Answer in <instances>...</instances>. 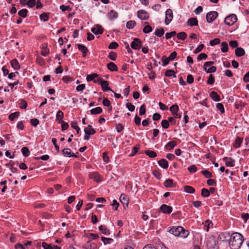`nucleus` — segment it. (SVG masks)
I'll return each instance as SVG.
<instances>
[{"instance_id": "obj_1", "label": "nucleus", "mask_w": 249, "mask_h": 249, "mask_svg": "<svg viewBox=\"0 0 249 249\" xmlns=\"http://www.w3.org/2000/svg\"><path fill=\"white\" fill-rule=\"evenodd\" d=\"M244 240L243 236L240 233L233 232L231 234L229 242L231 249H239Z\"/></svg>"}, {"instance_id": "obj_2", "label": "nucleus", "mask_w": 249, "mask_h": 249, "mask_svg": "<svg viewBox=\"0 0 249 249\" xmlns=\"http://www.w3.org/2000/svg\"><path fill=\"white\" fill-rule=\"evenodd\" d=\"M208 249H218V242L213 237H210L207 241Z\"/></svg>"}, {"instance_id": "obj_3", "label": "nucleus", "mask_w": 249, "mask_h": 249, "mask_svg": "<svg viewBox=\"0 0 249 249\" xmlns=\"http://www.w3.org/2000/svg\"><path fill=\"white\" fill-rule=\"evenodd\" d=\"M237 18L235 14L227 16L224 20L225 23L228 26H232L237 21Z\"/></svg>"}, {"instance_id": "obj_4", "label": "nucleus", "mask_w": 249, "mask_h": 249, "mask_svg": "<svg viewBox=\"0 0 249 249\" xmlns=\"http://www.w3.org/2000/svg\"><path fill=\"white\" fill-rule=\"evenodd\" d=\"M214 64L213 61L206 62L204 65L203 68L207 73H213L216 70V68L215 66H212L208 69H207L208 67H210Z\"/></svg>"}, {"instance_id": "obj_5", "label": "nucleus", "mask_w": 249, "mask_h": 249, "mask_svg": "<svg viewBox=\"0 0 249 249\" xmlns=\"http://www.w3.org/2000/svg\"><path fill=\"white\" fill-rule=\"evenodd\" d=\"M183 230V228L181 226L173 227L169 230V232L176 236H179Z\"/></svg>"}, {"instance_id": "obj_6", "label": "nucleus", "mask_w": 249, "mask_h": 249, "mask_svg": "<svg viewBox=\"0 0 249 249\" xmlns=\"http://www.w3.org/2000/svg\"><path fill=\"white\" fill-rule=\"evenodd\" d=\"M218 13L216 11H211L206 15V19L208 23H212L218 16Z\"/></svg>"}, {"instance_id": "obj_7", "label": "nucleus", "mask_w": 249, "mask_h": 249, "mask_svg": "<svg viewBox=\"0 0 249 249\" xmlns=\"http://www.w3.org/2000/svg\"><path fill=\"white\" fill-rule=\"evenodd\" d=\"M173 15L172 10L171 9H168L165 12V24L168 25L172 20Z\"/></svg>"}, {"instance_id": "obj_8", "label": "nucleus", "mask_w": 249, "mask_h": 249, "mask_svg": "<svg viewBox=\"0 0 249 249\" xmlns=\"http://www.w3.org/2000/svg\"><path fill=\"white\" fill-rule=\"evenodd\" d=\"M138 17L141 20H146L149 18V14L144 10H140L137 12Z\"/></svg>"}, {"instance_id": "obj_9", "label": "nucleus", "mask_w": 249, "mask_h": 249, "mask_svg": "<svg viewBox=\"0 0 249 249\" xmlns=\"http://www.w3.org/2000/svg\"><path fill=\"white\" fill-rule=\"evenodd\" d=\"M231 235L229 232H221L218 235V240L221 242H228L230 241Z\"/></svg>"}, {"instance_id": "obj_10", "label": "nucleus", "mask_w": 249, "mask_h": 249, "mask_svg": "<svg viewBox=\"0 0 249 249\" xmlns=\"http://www.w3.org/2000/svg\"><path fill=\"white\" fill-rule=\"evenodd\" d=\"M130 46L134 50H139L142 46V41L139 38H135L131 43Z\"/></svg>"}, {"instance_id": "obj_11", "label": "nucleus", "mask_w": 249, "mask_h": 249, "mask_svg": "<svg viewBox=\"0 0 249 249\" xmlns=\"http://www.w3.org/2000/svg\"><path fill=\"white\" fill-rule=\"evenodd\" d=\"M160 210L164 213L170 214L172 213L173 208L171 206L166 204H162L160 207Z\"/></svg>"}, {"instance_id": "obj_12", "label": "nucleus", "mask_w": 249, "mask_h": 249, "mask_svg": "<svg viewBox=\"0 0 249 249\" xmlns=\"http://www.w3.org/2000/svg\"><path fill=\"white\" fill-rule=\"evenodd\" d=\"M91 31L95 35H100L103 34L104 29L101 25H97L91 28Z\"/></svg>"}, {"instance_id": "obj_13", "label": "nucleus", "mask_w": 249, "mask_h": 249, "mask_svg": "<svg viewBox=\"0 0 249 249\" xmlns=\"http://www.w3.org/2000/svg\"><path fill=\"white\" fill-rule=\"evenodd\" d=\"M223 160L225 162V164L228 167H233L235 164V160L231 158L224 157Z\"/></svg>"}, {"instance_id": "obj_14", "label": "nucleus", "mask_w": 249, "mask_h": 249, "mask_svg": "<svg viewBox=\"0 0 249 249\" xmlns=\"http://www.w3.org/2000/svg\"><path fill=\"white\" fill-rule=\"evenodd\" d=\"M85 249H98L97 244L88 241L84 246Z\"/></svg>"}, {"instance_id": "obj_15", "label": "nucleus", "mask_w": 249, "mask_h": 249, "mask_svg": "<svg viewBox=\"0 0 249 249\" xmlns=\"http://www.w3.org/2000/svg\"><path fill=\"white\" fill-rule=\"evenodd\" d=\"M177 145L175 141H172L168 142L165 146L164 148L168 151H170L173 149Z\"/></svg>"}, {"instance_id": "obj_16", "label": "nucleus", "mask_w": 249, "mask_h": 249, "mask_svg": "<svg viewBox=\"0 0 249 249\" xmlns=\"http://www.w3.org/2000/svg\"><path fill=\"white\" fill-rule=\"evenodd\" d=\"M102 89L104 91H107V90H110L112 92L113 91L108 87V82L107 81L103 80L100 84Z\"/></svg>"}, {"instance_id": "obj_17", "label": "nucleus", "mask_w": 249, "mask_h": 249, "mask_svg": "<svg viewBox=\"0 0 249 249\" xmlns=\"http://www.w3.org/2000/svg\"><path fill=\"white\" fill-rule=\"evenodd\" d=\"M89 176L90 178L93 179L94 180L97 182H99L101 181V179H100L99 174L97 172L90 173Z\"/></svg>"}, {"instance_id": "obj_18", "label": "nucleus", "mask_w": 249, "mask_h": 249, "mask_svg": "<svg viewBox=\"0 0 249 249\" xmlns=\"http://www.w3.org/2000/svg\"><path fill=\"white\" fill-rule=\"evenodd\" d=\"M85 134L93 135L95 133V130L92 128L91 125H88L87 127L84 129Z\"/></svg>"}, {"instance_id": "obj_19", "label": "nucleus", "mask_w": 249, "mask_h": 249, "mask_svg": "<svg viewBox=\"0 0 249 249\" xmlns=\"http://www.w3.org/2000/svg\"><path fill=\"white\" fill-rule=\"evenodd\" d=\"M159 165L163 169H167L169 164L166 160L162 159L158 161Z\"/></svg>"}, {"instance_id": "obj_20", "label": "nucleus", "mask_w": 249, "mask_h": 249, "mask_svg": "<svg viewBox=\"0 0 249 249\" xmlns=\"http://www.w3.org/2000/svg\"><path fill=\"white\" fill-rule=\"evenodd\" d=\"M77 47L79 50L81 51L82 53L83 56L85 57L87 55V52L88 51L87 48L82 44H78Z\"/></svg>"}, {"instance_id": "obj_21", "label": "nucleus", "mask_w": 249, "mask_h": 249, "mask_svg": "<svg viewBox=\"0 0 249 249\" xmlns=\"http://www.w3.org/2000/svg\"><path fill=\"white\" fill-rule=\"evenodd\" d=\"M187 24L190 26H196L198 24V21L196 18H189L187 22Z\"/></svg>"}, {"instance_id": "obj_22", "label": "nucleus", "mask_w": 249, "mask_h": 249, "mask_svg": "<svg viewBox=\"0 0 249 249\" xmlns=\"http://www.w3.org/2000/svg\"><path fill=\"white\" fill-rule=\"evenodd\" d=\"M243 141V138L239 137H237L233 144V145L235 148H239L241 146V145Z\"/></svg>"}, {"instance_id": "obj_23", "label": "nucleus", "mask_w": 249, "mask_h": 249, "mask_svg": "<svg viewBox=\"0 0 249 249\" xmlns=\"http://www.w3.org/2000/svg\"><path fill=\"white\" fill-rule=\"evenodd\" d=\"M203 224L204 225V230L207 231H208L210 228L213 225L212 222L209 220L205 221V222L203 223Z\"/></svg>"}, {"instance_id": "obj_24", "label": "nucleus", "mask_w": 249, "mask_h": 249, "mask_svg": "<svg viewBox=\"0 0 249 249\" xmlns=\"http://www.w3.org/2000/svg\"><path fill=\"white\" fill-rule=\"evenodd\" d=\"M107 68L109 70L112 71H117L118 70L116 64L111 62L107 64Z\"/></svg>"}, {"instance_id": "obj_25", "label": "nucleus", "mask_w": 249, "mask_h": 249, "mask_svg": "<svg viewBox=\"0 0 249 249\" xmlns=\"http://www.w3.org/2000/svg\"><path fill=\"white\" fill-rule=\"evenodd\" d=\"M235 53L237 56L240 57L245 53L244 50L241 47H237L235 50Z\"/></svg>"}, {"instance_id": "obj_26", "label": "nucleus", "mask_w": 249, "mask_h": 249, "mask_svg": "<svg viewBox=\"0 0 249 249\" xmlns=\"http://www.w3.org/2000/svg\"><path fill=\"white\" fill-rule=\"evenodd\" d=\"M120 200L124 205H127L128 204V198L124 194H123L121 195L120 197Z\"/></svg>"}, {"instance_id": "obj_27", "label": "nucleus", "mask_w": 249, "mask_h": 249, "mask_svg": "<svg viewBox=\"0 0 249 249\" xmlns=\"http://www.w3.org/2000/svg\"><path fill=\"white\" fill-rule=\"evenodd\" d=\"M118 16V14L117 12L114 10H111L108 14V18L109 19L112 20L114 18H116Z\"/></svg>"}, {"instance_id": "obj_28", "label": "nucleus", "mask_w": 249, "mask_h": 249, "mask_svg": "<svg viewBox=\"0 0 249 249\" xmlns=\"http://www.w3.org/2000/svg\"><path fill=\"white\" fill-rule=\"evenodd\" d=\"M64 116L63 112L61 110H59L57 111L56 114V121L58 122V123H60V122H62L63 121L62 120Z\"/></svg>"}, {"instance_id": "obj_29", "label": "nucleus", "mask_w": 249, "mask_h": 249, "mask_svg": "<svg viewBox=\"0 0 249 249\" xmlns=\"http://www.w3.org/2000/svg\"><path fill=\"white\" fill-rule=\"evenodd\" d=\"M63 153L65 156L66 157H76L74 154L71 155V151L69 148H65L63 150Z\"/></svg>"}, {"instance_id": "obj_30", "label": "nucleus", "mask_w": 249, "mask_h": 249, "mask_svg": "<svg viewBox=\"0 0 249 249\" xmlns=\"http://www.w3.org/2000/svg\"><path fill=\"white\" fill-rule=\"evenodd\" d=\"M210 96L214 101H219L220 100L219 96L214 91L210 93Z\"/></svg>"}, {"instance_id": "obj_31", "label": "nucleus", "mask_w": 249, "mask_h": 249, "mask_svg": "<svg viewBox=\"0 0 249 249\" xmlns=\"http://www.w3.org/2000/svg\"><path fill=\"white\" fill-rule=\"evenodd\" d=\"M184 191L187 193L193 194L195 192V189L192 186L186 185L184 186Z\"/></svg>"}, {"instance_id": "obj_32", "label": "nucleus", "mask_w": 249, "mask_h": 249, "mask_svg": "<svg viewBox=\"0 0 249 249\" xmlns=\"http://www.w3.org/2000/svg\"><path fill=\"white\" fill-rule=\"evenodd\" d=\"M103 104L104 106L108 107L109 110L110 111L112 110V107L110 102L107 98H104Z\"/></svg>"}, {"instance_id": "obj_33", "label": "nucleus", "mask_w": 249, "mask_h": 249, "mask_svg": "<svg viewBox=\"0 0 249 249\" xmlns=\"http://www.w3.org/2000/svg\"><path fill=\"white\" fill-rule=\"evenodd\" d=\"M99 229L100 231H102V232L105 235H108L110 233L109 230L105 226L101 225L99 227Z\"/></svg>"}, {"instance_id": "obj_34", "label": "nucleus", "mask_w": 249, "mask_h": 249, "mask_svg": "<svg viewBox=\"0 0 249 249\" xmlns=\"http://www.w3.org/2000/svg\"><path fill=\"white\" fill-rule=\"evenodd\" d=\"M144 153L147 156H148V157H149L150 158H155L157 156V153L155 151H151V150H145Z\"/></svg>"}, {"instance_id": "obj_35", "label": "nucleus", "mask_w": 249, "mask_h": 249, "mask_svg": "<svg viewBox=\"0 0 249 249\" xmlns=\"http://www.w3.org/2000/svg\"><path fill=\"white\" fill-rule=\"evenodd\" d=\"M11 64L12 67L16 70H18L20 68L19 64L16 59H13L11 61Z\"/></svg>"}, {"instance_id": "obj_36", "label": "nucleus", "mask_w": 249, "mask_h": 249, "mask_svg": "<svg viewBox=\"0 0 249 249\" xmlns=\"http://www.w3.org/2000/svg\"><path fill=\"white\" fill-rule=\"evenodd\" d=\"M102 112V109L99 107L92 108L90 110L91 114L94 115L100 114Z\"/></svg>"}, {"instance_id": "obj_37", "label": "nucleus", "mask_w": 249, "mask_h": 249, "mask_svg": "<svg viewBox=\"0 0 249 249\" xmlns=\"http://www.w3.org/2000/svg\"><path fill=\"white\" fill-rule=\"evenodd\" d=\"M136 24V22L134 20H130L127 22L126 26L127 29H131L133 28Z\"/></svg>"}, {"instance_id": "obj_38", "label": "nucleus", "mask_w": 249, "mask_h": 249, "mask_svg": "<svg viewBox=\"0 0 249 249\" xmlns=\"http://www.w3.org/2000/svg\"><path fill=\"white\" fill-rule=\"evenodd\" d=\"M101 240L105 245L110 244L113 242V239L110 238H106L105 237H102Z\"/></svg>"}, {"instance_id": "obj_39", "label": "nucleus", "mask_w": 249, "mask_h": 249, "mask_svg": "<svg viewBox=\"0 0 249 249\" xmlns=\"http://www.w3.org/2000/svg\"><path fill=\"white\" fill-rule=\"evenodd\" d=\"M98 76V75L96 73H94L91 74H89V75H87V76L86 80L88 82L91 81L92 80L93 81L94 80V78L97 77Z\"/></svg>"}, {"instance_id": "obj_40", "label": "nucleus", "mask_w": 249, "mask_h": 249, "mask_svg": "<svg viewBox=\"0 0 249 249\" xmlns=\"http://www.w3.org/2000/svg\"><path fill=\"white\" fill-rule=\"evenodd\" d=\"M221 51L223 53H226L228 51V45L226 42H223L221 43Z\"/></svg>"}, {"instance_id": "obj_41", "label": "nucleus", "mask_w": 249, "mask_h": 249, "mask_svg": "<svg viewBox=\"0 0 249 249\" xmlns=\"http://www.w3.org/2000/svg\"><path fill=\"white\" fill-rule=\"evenodd\" d=\"M179 109L177 105H173L170 107V110L172 115L176 114Z\"/></svg>"}, {"instance_id": "obj_42", "label": "nucleus", "mask_w": 249, "mask_h": 249, "mask_svg": "<svg viewBox=\"0 0 249 249\" xmlns=\"http://www.w3.org/2000/svg\"><path fill=\"white\" fill-rule=\"evenodd\" d=\"M164 185L166 187H173V180L172 179H167L164 182Z\"/></svg>"}, {"instance_id": "obj_43", "label": "nucleus", "mask_w": 249, "mask_h": 249, "mask_svg": "<svg viewBox=\"0 0 249 249\" xmlns=\"http://www.w3.org/2000/svg\"><path fill=\"white\" fill-rule=\"evenodd\" d=\"M28 12V11L26 9H23L18 11V14L20 17L25 18L26 17Z\"/></svg>"}, {"instance_id": "obj_44", "label": "nucleus", "mask_w": 249, "mask_h": 249, "mask_svg": "<svg viewBox=\"0 0 249 249\" xmlns=\"http://www.w3.org/2000/svg\"><path fill=\"white\" fill-rule=\"evenodd\" d=\"M187 36V35L185 32H180L177 34V38L178 39L184 40H185Z\"/></svg>"}, {"instance_id": "obj_45", "label": "nucleus", "mask_w": 249, "mask_h": 249, "mask_svg": "<svg viewBox=\"0 0 249 249\" xmlns=\"http://www.w3.org/2000/svg\"><path fill=\"white\" fill-rule=\"evenodd\" d=\"M164 33V30L163 28H161L160 29H156L155 34L158 37H161Z\"/></svg>"}, {"instance_id": "obj_46", "label": "nucleus", "mask_w": 249, "mask_h": 249, "mask_svg": "<svg viewBox=\"0 0 249 249\" xmlns=\"http://www.w3.org/2000/svg\"><path fill=\"white\" fill-rule=\"evenodd\" d=\"M21 152L23 155L25 157H28L30 155V151L26 147H23L21 148Z\"/></svg>"}, {"instance_id": "obj_47", "label": "nucleus", "mask_w": 249, "mask_h": 249, "mask_svg": "<svg viewBox=\"0 0 249 249\" xmlns=\"http://www.w3.org/2000/svg\"><path fill=\"white\" fill-rule=\"evenodd\" d=\"M165 75L167 77H170L173 75L174 77H176L175 71L172 70H167L165 71Z\"/></svg>"}, {"instance_id": "obj_48", "label": "nucleus", "mask_w": 249, "mask_h": 249, "mask_svg": "<svg viewBox=\"0 0 249 249\" xmlns=\"http://www.w3.org/2000/svg\"><path fill=\"white\" fill-rule=\"evenodd\" d=\"M87 237H89V241H91V240H94L99 238V235L96 233H89L87 234Z\"/></svg>"}, {"instance_id": "obj_49", "label": "nucleus", "mask_w": 249, "mask_h": 249, "mask_svg": "<svg viewBox=\"0 0 249 249\" xmlns=\"http://www.w3.org/2000/svg\"><path fill=\"white\" fill-rule=\"evenodd\" d=\"M19 115V112H15L10 114L9 116V119L11 121H13L16 118H17Z\"/></svg>"}, {"instance_id": "obj_50", "label": "nucleus", "mask_w": 249, "mask_h": 249, "mask_svg": "<svg viewBox=\"0 0 249 249\" xmlns=\"http://www.w3.org/2000/svg\"><path fill=\"white\" fill-rule=\"evenodd\" d=\"M201 196L203 197H208L210 196V192L206 188H203L201 190Z\"/></svg>"}, {"instance_id": "obj_51", "label": "nucleus", "mask_w": 249, "mask_h": 249, "mask_svg": "<svg viewBox=\"0 0 249 249\" xmlns=\"http://www.w3.org/2000/svg\"><path fill=\"white\" fill-rule=\"evenodd\" d=\"M201 173L205 176L206 178H211L213 177L212 174L209 171L206 170L201 171Z\"/></svg>"}, {"instance_id": "obj_52", "label": "nucleus", "mask_w": 249, "mask_h": 249, "mask_svg": "<svg viewBox=\"0 0 249 249\" xmlns=\"http://www.w3.org/2000/svg\"><path fill=\"white\" fill-rule=\"evenodd\" d=\"M220 42V40L218 38H215L214 39L211 40L210 42V44L211 46H214L215 45H217L219 44Z\"/></svg>"}, {"instance_id": "obj_53", "label": "nucleus", "mask_w": 249, "mask_h": 249, "mask_svg": "<svg viewBox=\"0 0 249 249\" xmlns=\"http://www.w3.org/2000/svg\"><path fill=\"white\" fill-rule=\"evenodd\" d=\"M176 34H177V33L175 31H172L170 33H166L165 34V38L167 39H170L172 37L175 36L176 35Z\"/></svg>"}, {"instance_id": "obj_54", "label": "nucleus", "mask_w": 249, "mask_h": 249, "mask_svg": "<svg viewBox=\"0 0 249 249\" xmlns=\"http://www.w3.org/2000/svg\"><path fill=\"white\" fill-rule=\"evenodd\" d=\"M19 107L21 108L25 109L27 107V103L24 100H21L19 103Z\"/></svg>"}, {"instance_id": "obj_55", "label": "nucleus", "mask_w": 249, "mask_h": 249, "mask_svg": "<svg viewBox=\"0 0 249 249\" xmlns=\"http://www.w3.org/2000/svg\"><path fill=\"white\" fill-rule=\"evenodd\" d=\"M161 124L162 127L165 129L168 128L169 126V123L167 120H163L161 121Z\"/></svg>"}, {"instance_id": "obj_56", "label": "nucleus", "mask_w": 249, "mask_h": 249, "mask_svg": "<svg viewBox=\"0 0 249 249\" xmlns=\"http://www.w3.org/2000/svg\"><path fill=\"white\" fill-rule=\"evenodd\" d=\"M188 170L190 173H195L196 172L197 168L195 165H192L188 167Z\"/></svg>"}, {"instance_id": "obj_57", "label": "nucleus", "mask_w": 249, "mask_h": 249, "mask_svg": "<svg viewBox=\"0 0 249 249\" xmlns=\"http://www.w3.org/2000/svg\"><path fill=\"white\" fill-rule=\"evenodd\" d=\"M152 31V28L151 26L148 25L145 26L144 28L143 29V32L145 33H149Z\"/></svg>"}, {"instance_id": "obj_58", "label": "nucleus", "mask_w": 249, "mask_h": 249, "mask_svg": "<svg viewBox=\"0 0 249 249\" xmlns=\"http://www.w3.org/2000/svg\"><path fill=\"white\" fill-rule=\"evenodd\" d=\"M119 46V44L116 42H111L108 48L110 49H115L117 48Z\"/></svg>"}, {"instance_id": "obj_59", "label": "nucleus", "mask_w": 249, "mask_h": 249, "mask_svg": "<svg viewBox=\"0 0 249 249\" xmlns=\"http://www.w3.org/2000/svg\"><path fill=\"white\" fill-rule=\"evenodd\" d=\"M85 84H82L77 86L76 88V89L78 92H82L83 90L85 89Z\"/></svg>"}, {"instance_id": "obj_60", "label": "nucleus", "mask_w": 249, "mask_h": 249, "mask_svg": "<svg viewBox=\"0 0 249 249\" xmlns=\"http://www.w3.org/2000/svg\"><path fill=\"white\" fill-rule=\"evenodd\" d=\"M49 18L48 15L46 13L41 14L40 16V19L44 21H47Z\"/></svg>"}, {"instance_id": "obj_61", "label": "nucleus", "mask_w": 249, "mask_h": 249, "mask_svg": "<svg viewBox=\"0 0 249 249\" xmlns=\"http://www.w3.org/2000/svg\"><path fill=\"white\" fill-rule=\"evenodd\" d=\"M108 57L112 60L113 61H114L116 60V57H117V53L113 52H111L108 55Z\"/></svg>"}, {"instance_id": "obj_62", "label": "nucleus", "mask_w": 249, "mask_h": 249, "mask_svg": "<svg viewBox=\"0 0 249 249\" xmlns=\"http://www.w3.org/2000/svg\"><path fill=\"white\" fill-rule=\"evenodd\" d=\"M126 106L130 111L132 112L135 110V107L131 103H126Z\"/></svg>"}, {"instance_id": "obj_63", "label": "nucleus", "mask_w": 249, "mask_h": 249, "mask_svg": "<svg viewBox=\"0 0 249 249\" xmlns=\"http://www.w3.org/2000/svg\"><path fill=\"white\" fill-rule=\"evenodd\" d=\"M145 106L144 105H142L140 107L139 114L140 115H143L145 113Z\"/></svg>"}, {"instance_id": "obj_64", "label": "nucleus", "mask_w": 249, "mask_h": 249, "mask_svg": "<svg viewBox=\"0 0 249 249\" xmlns=\"http://www.w3.org/2000/svg\"><path fill=\"white\" fill-rule=\"evenodd\" d=\"M42 246L44 249H53V246H52L51 244H48L46 242H43L42 243Z\"/></svg>"}]
</instances>
